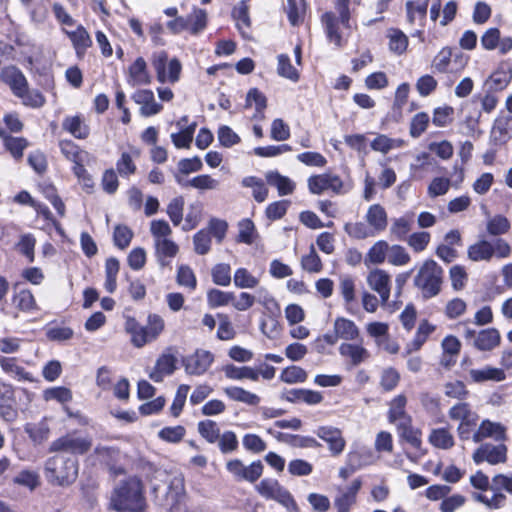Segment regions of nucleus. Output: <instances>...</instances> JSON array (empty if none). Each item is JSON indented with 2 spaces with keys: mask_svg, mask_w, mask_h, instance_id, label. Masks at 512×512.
Listing matches in <instances>:
<instances>
[{
  "mask_svg": "<svg viewBox=\"0 0 512 512\" xmlns=\"http://www.w3.org/2000/svg\"><path fill=\"white\" fill-rule=\"evenodd\" d=\"M155 503L166 511L177 510L185 498L184 479L181 475L157 471L151 481Z\"/></svg>",
  "mask_w": 512,
  "mask_h": 512,
  "instance_id": "1",
  "label": "nucleus"
},
{
  "mask_svg": "<svg viewBox=\"0 0 512 512\" xmlns=\"http://www.w3.org/2000/svg\"><path fill=\"white\" fill-rule=\"evenodd\" d=\"M117 511L142 512L146 507L143 485L139 478L130 477L120 483L111 498Z\"/></svg>",
  "mask_w": 512,
  "mask_h": 512,
  "instance_id": "2",
  "label": "nucleus"
},
{
  "mask_svg": "<svg viewBox=\"0 0 512 512\" xmlns=\"http://www.w3.org/2000/svg\"><path fill=\"white\" fill-rule=\"evenodd\" d=\"M79 464L75 458L57 454L48 458L44 466L46 480L54 486H69L78 476Z\"/></svg>",
  "mask_w": 512,
  "mask_h": 512,
  "instance_id": "3",
  "label": "nucleus"
},
{
  "mask_svg": "<svg viewBox=\"0 0 512 512\" xmlns=\"http://www.w3.org/2000/svg\"><path fill=\"white\" fill-rule=\"evenodd\" d=\"M443 274V268L435 260L427 259L419 268L413 284L422 291L423 298L430 299L440 293Z\"/></svg>",
  "mask_w": 512,
  "mask_h": 512,
  "instance_id": "4",
  "label": "nucleus"
},
{
  "mask_svg": "<svg viewBox=\"0 0 512 512\" xmlns=\"http://www.w3.org/2000/svg\"><path fill=\"white\" fill-rule=\"evenodd\" d=\"M349 6L350 0H335V10L339 14L340 19H337L333 12H326L321 17V22L324 26L329 42L334 44L337 48L343 46V36L340 31V24L345 28H349Z\"/></svg>",
  "mask_w": 512,
  "mask_h": 512,
  "instance_id": "5",
  "label": "nucleus"
},
{
  "mask_svg": "<svg viewBox=\"0 0 512 512\" xmlns=\"http://www.w3.org/2000/svg\"><path fill=\"white\" fill-rule=\"evenodd\" d=\"M92 444V437L89 434L75 430L51 442L49 451L84 455L90 451Z\"/></svg>",
  "mask_w": 512,
  "mask_h": 512,
  "instance_id": "6",
  "label": "nucleus"
},
{
  "mask_svg": "<svg viewBox=\"0 0 512 512\" xmlns=\"http://www.w3.org/2000/svg\"><path fill=\"white\" fill-rule=\"evenodd\" d=\"M255 489L262 497L277 501L286 507L289 512H299L298 505L293 496L280 485L278 480L272 478L262 479Z\"/></svg>",
  "mask_w": 512,
  "mask_h": 512,
  "instance_id": "7",
  "label": "nucleus"
},
{
  "mask_svg": "<svg viewBox=\"0 0 512 512\" xmlns=\"http://www.w3.org/2000/svg\"><path fill=\"white\" fill-rule=\"evenodd\" d=\"M472 458L477 465L484 461L491 465L504 463L507 460V446L502 443L498 445L484 443L474 451Z\"/></svg>",
  "mask_w": 512,
  "mask_h": 512,
  "instance_id": "8",
  "label": "nucleus"
},
{
  "mask_svg": "<svg viewBox=\"0 0 512 512\" xmlns=\"http://www.w3.org/2000/svg\"><path fill=\"white\" fill-rule=\"evenodd\" d=\"M342 186L341 179L332 174L314 175L308 179V188L312 194L320 195L327 190L339 193Z\"/></svg>",
  "mask_w": 512,
  "mask_h": 512,
  "instance_id": "9",
  "label": "nucleus"
},
{
  "mask_svg": "<svg viewBox=\"0 0 512 512\" xmlns=\"http://www.w3.org/2000/svg\"><path fill=\"white\" fill-rule=\"evenodd\" d=\"M214 361V356L206 350H196V352L184 360L185 370L191 375L204 374Z\"/></svg>",
  "mask_w": 512,
  "mask_h": 512,
  "instance_id": "10",
  "label": "nucleus"
},
{
  "mask_svg": "<svg viewBox=\"0 0 512 512\" xmlns=\"http://www.w3.org/2000/svg\"><path fill=\"white\" fill-rule=\"evenodd\" d=\"M368 285L380 296L381 303L385 305L390 297V275L382 269L375 268L367 276Z\"/></svg>",
  "mask_w": 512,
  "mask_h": 512,
  "instance_id": "11",
  "label": "nucleus"
},
{
  "mask_svg": "<svg viewBox=\"0 0 512 512\" xmlns=\"http://www.w3.org/2000/svg\"><path fill=\"white\" fill-rule=\"evenodd\" d=\"M512 138V115L498 117L490 134V142L495 146H502Z\"/></svg>",
  "mask_w": 512,
  "mask_h": 512,
  "instance_id": "12",
  "label": "nucleus"
},
{
  "mask_svg": "<svg viewBox=\"0 0 512 512\" xmlns=\"http://www.w3.org/2000/svg\"><path fill=\"white\" fill-rule=\"evenodd\" d=\"M132 99L135 103L141 105L140 114L144 117H150L158 114L163 106L155 101L154 93L151 90H137Z\"/></svg>",
  "mask_w": 512,
  "mask_h": 512,
  "instance_id": "13",
  "label": "nucleus"
},
{
  "mask_svg": "<svg viewBox=\"0 0 512 512\" xmlns=\"http://www.w3.org/2000/svg\"><path fill=\"white\" fill-rule=\"evenodd\" d=\"M127 82L131 86L148 85L151 83L147 63L143 57H138L129 67Z\"/></svg>",
  "mask_w": 512,
  "mask_h": 512,
  "instance_id": "14",
  "label": "nucleus"
},
{
  "mask_svg": "<svg viewBox=\"0 0 512 512\" xmlns=\"http://www.w3.org/2000/svg\"><path fill=\"white\" fill-rule=\"evenodd\" d=\"M410 418L408 422H400L397 425V431L399 438L407 443H409L414 449L421 452V455L427 454V449L422 448V440L421 435L422 432L420 429L414 428L410 424Z\"/></svg>",
  "mask_w": 512,
  "mask_h": 512,
  "instance_id": "15",
  "label": "nucleus"
},
{
  "mask_svg": "<svg viewBox=\"0 0 512 512\" xmlns=\"http://www.w3.org/2000/svg\"><path fill=\"white\" fill-rule=\"evenodd\" d=\"M501 342V335L498 329L491 327L478 332L472 345L479 351H491Z\"/></svg>",
  "mask_w": 512,
  "mask_h": 512,
  "instance_id": "16",
  "label": "nucleus"
},
{
  "mask_svg": "<svg viewBox=\"0 0 512 512\" xmlns=\"http://www.w3.org/2000/svg\"><path fill=\"white\" fill-rule=\"evenodd\" d=\"M34 24H43L49 16V0H20Z\"/></svg>",
  "mask_w": 512,
  "mask_h": 512,
  "instance_id": "17",
  "label": "nucleus"
},
{
  "mask_svg": "<svg viewBox=\"0 0 512 512\" xmlns=\"http://www.w3.org/2000/svg\"><path fill=\"white\" fill-rule=\"evenodd\" d=\"M3 80L10 86L17 97L28 86L24 74L15 66H8L2 71Z\"/></svg>",
  "mask_w": 512,
  "mask_h": 512,
  "instance_id": "18",
  "label": "nucleus"
},
{
  "mask_svg": "<svg viewBox=\"0 0 512 512\" xmlns=\"http://www.w3.org/2000/svg\"><path fill=\"white\" fill-rule=\"evenodd\" d=\"M0 367L2 370L18 381H33V376L20 366L14 357L0 356Z\"/></svg>",
  "mask_w": 512,
  "mask_h": 512,
  "instance_id": "19",
  "label": "nucleus"
},
{
  "mask_svg": "<svg viewBox=\"0 0 512 512\" xmlns=\"http://www.w3.org/2000/svg\"><path fill=\"white\" fill-rule=\"evenodd\" d=\"M65 33L71 40L78 57H82L92 45V39L82 25H79L74 31L65 30Z\"/></svg>",
  "mask_w": 512,
  "mask_h": 512,
  "instance_id": "20",
  "label": "nucleus"
},
{
  "mask_svg": "<svg viewBox=\"0 0 512 512\" xmlns=\"http://www.w3.org/2000/svg\"><path fill=\"white\" fill-rule=\"evenodd\" d=\"M316 434L329 444V449L333 454H339L343 451L345 442L338 429L323 426L317 429Z\"/></svg>",
  "mask_w": 512,
  "mask_h": 512,
  "instance_id": "21",
  "label": "nucleus"
},
{
  "mask_svg": "<svg viewBox=\"0 0 512 512\" xmlns=\"http://www.w3.org/2000/svg\"><path fill=\"white\" fill-rule=\"evenodd\" d=\"M265 177L267 183L275 187L280 196L290 195L295 190V183L289 177L281 175L278 171H269Z\"/></svg>",
  "mask_w": 512,
  "mask_h": 512,
  "instance_id": "22",
  "label": "nucleus"
},
{
  "mask_svg": "<svg viewBox=\"0 0 512 512\" xmlns=\"http://www.w3.org/2000/svg\"><path fill=\"white\" fill-rule=\"evenodd\" d=\"M470 376L475 383H483L486 381L500 382L506 378L503 369L492 366H486L482 369H471Z\"/></svg>",
  "mask_w": 512,
  "mask_h": 512,
  "instance_id": "23",
  "label": "nucleus"
},
{
  "mask_svg": "<svg viewBox=\"0 0 512 512\" xmlns=\"http://www.w3.org/2000/svg\"><path fill=\"white\" fill-rule=\"evenodd\" d=\"M468 258L474 262L489 261L494 256V246L482 239L470 245L467 250Z\"/></svg>",
  "mask_w": 512,
  "mask_h": 512,
  "instance_id": "24",
  "label": "nucleus"
},
{
  "mask_svg": "<svg viewBox=\"0 0 512 512\" xmlns=\"http://www.w3.org/2000/svg\"><path fill=\"white\" fill-rule=\"evenodd\" d=\"M62 128L77 139H86L90 133L88 125H86L81 116L78 115L67 116L63 120Z\"/></svg>",
  "mask_w": 512,
  "mask_h": 512,
  "instance_id": "25",
  "label": "nucleus"
},
{
  "mask_svg": "<svg viewBox=\"0 0 512 512\" xmlns=\"http://www.w3.org/2000/svg\"><path fill=\"white\" fill-rule=\"evenodd\" d=\"M0 137L12 157L15 160H20L23 157L24 150L28 147V141L23 137L11 136L3 130H0Z\"/></svg>",
  "mask_w": 512,
  "mask_h": 512,
  "instance_id": "26",
  "label": "nucleus"
},
{
  "mask_svg": "<svg viewBox=\"0 0 512 512\" xmlns=\"http://www.w3.org/2000/svg\"><path fill=\"white\" fill-rule=\"evenodd\" d=\"M435 330V326L430 324L427 320L421 321L413 340L407 344L405 354L408 355L413 351L419 350L426 342L429 335Z\"/></svg>",
  "mask_w": 512,
  "mask_h": 512,
  "instance_id": "27",
  "label": "nucleus"
},
{
  "mask_svg": "<svg viewBox=\"0 0 512 512\" xmlns=\"http://www.w3.org/2000/svg\"><path fill=\"white\" fill-rule=\"evenodd\" d=\"M225 376L231 380L249 379L257 381L259 379V372L249 366L238 367L233 364H227L222 368Z\"/></svg>",
  "mask_w": 512,
  "mask_h": 512,
  "instance_id": "28",
  "label": "nucleus"
},
{
  "mask_svg": "<svg viewBox=\"0 0 512 512\" xmlns=\"http://www.w3.org/2000/svg\"><path fill=\"white\" fill-rule=\"evenodd\" d=\"M59 147L62 155L70 162L87 161L89 153L82 150L77 144L71 140H61Z\"/></svg>",
  "mask_w": 512,
  "mask_h": 512,
  "instance_id": "29",
  "label": "nucleus"
},
{
  "mask_svg": "<svg viewBox=\"0 0 512 512\" xmlns=\"http://www.w3.org/2000/svg\"><path fill=\"white\" fill-rule=\"evenodd\" d=\"M187 31L192 35H198L207 26V13L204 9L194 7L193 11L186 16Z\"/></svg>",
  "mask_w": 512,
  "mask_h": 512,
  "instance_id": "30",
  "label": "nucleus"
},
{
  "mask_svg": "<svg viewBox=\"0 0 512 512\" xmlns=\"http://www.w3.org/2000/svg\"><path fill=\"white\" fill-rule=\"evenodd\" d=\"M428 440L435 448L443 450L450 449L454 446V438L452 434L444 427L433 429Z\"/></svg>",
  "mask_w": 512,
  "mask_h": 512,
  "instance_id": "31",
  "label": "nucleus"
},
{
  "mask_svg": "<svg viewBox=\"0 0 512 512\" xmlns=\"http://www.w3.org/2000/svg\"><path fill=\"white\" fill-rule=\"evenodd\" d=\"M224 393L233 401L242 402L248 405H258L260 397L241 387L231 386L224 389Z\"/></svg>",
  "mask_w": 512,
  "mask_h": 512,
  "instance_id": "32",
  "label": "nucleus"
},
{
  "mask_svg": "<svg viewBox=\"0 0 512 512\" xmlns=\"http://www.w3.org/2000/svg\"><path fill=\"white\" fill-rule=\"evenodd\" d=\"M512 80V72L498 69L493 72L486 80L485 85L488 86L490 91H502L505 89Z\"/></svg>",
  "mask_w": 512,
  "mask_h": 512,
  "instance_id": "33",
  "label": "nucleus"
},
{
  "mask_svg": "<svg viewBox=\"0 0 512 512\" xmlns=\"http://www.w3.org/2000/svg\"><path fill=\"white\" fill-rule=\"evenodd\" d=\"M366 219L378 231L384 230L387 226V213L380 204H373L369 207Z\"/></svg>",
  "mask_w": 512,
  "mask_h": 512,
  "instance_id": "34",
  "label": "nucleus"
},
{
  "mask_svg": "<svg viewBox=\"0 0 512 512\" xmlns=\"http://www.w3.org/2000/svg\"><path fill=\"white\" fill-rule=\"evenodd\" d=\"M12 302L15 307L23 312H31L37 309L35 298L31 291L28 289H21L16 291Z\"/></svg>",
  "mask_w": 512,
  "mask_h": 512,
  "instance_id": "35",
  "label": "nucleus"
},
{
  "mask_svg": "<svg viewBox=\"0 0 512 512\" xmlns=\"http://www.w3.org/2000/svg\"><path fill=\"white\" fill-rule=\"evenodd\" d=\"M511 227L507 217L497 214L490 218L486 224L487 233L491 236H500L509 231Z\"/></svg>",
  "mask_w": 512,
  "mask_h": 512,
  "instance_id": "36",
  "label": "nucleus"
},
{
  "mask_svg": "<svg viewBox=\"0 0 512 512\" xmlns=\"http://www.w3.org/2000/svg\"><path fill=\"white\" fill-rule=\"evenodd\" d=\"M389 37V48L392 52L401 55L408 47V37L397 28L390 29Z\"/></svg>",
  "mask_w": 512,
  "mask_h": 512,
  "instance_id": "37",
  "label": "nucleus"
},
{
  "mask_svg": "<svg viewBox=\"0 0 512 512\" xmlns=\"http://www.w3.org/2000/svg\"><path fill=\"white\" fill-rule=\"evenodd\" d=\"M235 295L233 292H225L219 289H210L207 292V302L211 308L226 306L234 301Z\"/></svg>",
  "mask_w": 512,
  "mask_h": 512,
  "instance_id": "38",
  "label": "nucleus"
},
{
  "mask_svg": "<svg viewBox=\"0 0 512 512\" xmlns=\"http://www.w3.org/2000/svg\"><path fill=\"white\" fill-rule=\"evenodd\" d=\"M232 15L237 22V27L243 37L247 36V30L250 27V18L248 13V6L245 1H242L237 7L233 9Z\"/></svg>",
  "mask_w": 512,
  "mask_h": 512,
  "instance_id": "39",
  "label": "nucleus"
},
{
  "mask_svg": "<svg viewBox=\"0 0 512 512\" xmlns=\"http://www.w3.org/2000/svg\"><path fill=\"white\" fill-rule=\"evenodd\" d=\"M389 246L384 240L377 241L369 250L365 257L366 263L381 264L385 261L386 252Z\"/></svg>",
  "mask_w": 512,
  "mask_h": 512,
  "instance_id": "40",
  "label": "nucleus"
},
{
  "mask_svg": "<svg viewBox=\"0 0 512 512\" xmlns=\"http://www.w3.org/2000/svg\"><path fill=\"white\" fill-rule=\"evenodd\" d=\"M481 426L487 438H493L498 442L506 439V428L501 423L485 419L481 422Z\"/></svg>",
  "mask_w": 512,
  "mask_h": 512,
  "instance_id": "41",
  "label": "nucleus"
},
{
  "mask_svg": "<svg viewBox=\"0 0 512 512\" xmlns=\"http://www.w3.org/2000/svg\"><path fill=\"white\" fill-rule=\"evenodd\" d=\"M184 204L185 201L183 196H177L167 205L166 213L174 226L180 225L183 220Z\"/></svg>",
  "mask_w": 512,
  "mask_h": 512,
  "instance_id": "42",
  "label": "nucleus"
},
{
  "mask_svg": "<svg viewBox=\"0 0 512 512\" xmlns=\"http://www.w3.org/2000/svg\"><path fill=\"white\" fill-rule=\"evenodd\" d=\"M234 285L241 289L255 288L259 280L253 276L246 268H238L234 273Z\"/></svg>",
  "mask_w": 512,
  "mask_h": 512,
  "instance_id": "43",
  "label": "nucleus"
},
{
  "mask_svg": "<svg viewBox=\"0 0 512 512\" xmlns=\"http://www.w3.org/2000/svg\"><path fill=\"white\" fill-rule=\"evenodd\" d=\"M25 106L31 108H41L46 100L41 92L38 90H30L28 86L18 96Z\"/></svg>",
  "mask_w": 512,
  "mask_h": 512,
  "instance_id": "44",
  "label": "nucleus"
},
{
  "mask_svg": "<svg viewBox=\"0 0 512 512\" xmlns=\"http://www.w3.org/2000/svg\"><path fill=\"white\" fill-rule=\"evenodd\" d=\"M212 239L209 231L204 228L193 236L194 251L198 255H206L211 250Z\"/></svg>",
  "mask_w": 512,
  "mask_h": 512,
  "instance_id": "45",
  "label": "nucleus"
},
{
  "mask_svg": "<svg viewBox=\"0 0 512 512\" xmlns=\"http://www.w3.org/2000/svg\"><path fill=\"white\" fill-rule=\"evenodd\" d=\"M198 432L209 443H215L220 437V429L217 423L212 420L200 421Z\"/></svg>",
  "mask_w": 512,
  "mask_h": 512,
  "instance_id": "46",
  "label": "nucleus"
},
{
  "mask_svg": "<svg viewBox=\"0 0 512 512\" xmlns=\"http://www.w3.org/2000/svg\"><path fill=\"white\" fill-rule=\"evenodd\" d=\"M212 280L216 285L229 286L231 283V267L226 263L216 264L212 268Z\"/></svg>",
  "mask_w": 512,
  "mask_h": 512,
  "instance_id": "47",
  "label": "nucleus"
},
{
  "mask_svg": "<svg viewBox=\"0 0 512 512\" xmlns=\"http://www.w3.org/2000/svg\"><path fill=\"white\" fill-rule=\"evenodd\" d=\"M176 281L180 286L195 290L197 279L193 270L188 265H180L177 270Z\"/></svg>",
  "mask_w": 512,
  "mask_h": 512,
  "instance_id": "48",
  "label": "nucleus"
},
{
  "mask_svg": "<svg viewBox=\"0 0 512 512\" xmlns=\"http://www.w3.org/2000/svg\"><path fill=\"white\" fill-rule=\"evenodd\" d=\"M307 377V372L299 366L287 367L280 375L281 381L288 384L305 382Z\"/></svg>",
  "mask_w": 512,
  "mask_h": 512,
  "instance_id": "49",
  "label": "nucleus"
},
{
  "mask_svg": "<svg viewBox=\"0 0 512 512\" xmlns=\"http://www.w3.org/2000/svg\"><path fill=\"white\" fill-rule=\"evenodd\" d=\"M277 72L280 76L292 81H298L299 79L298 71L292 66L290 58L286 54H280L278 56Z\"/></svg>",
  "mask_w": 512,
  "mask_h": 512,
  "instance_id": "50",
  "label": "nucleus"
},
{
  "mask_svg": "<svg viewBox=\"0 0 512 512\" xmlns=\"http://www.w3.org/2000/svg\"><path fill=\"white\" fill-rule=\"evenodd\" d=\"M302 268L309 273H319L322 270V262L313 245L307 255L301 259Z\"/></svg>",
  "mask_w": 512,
  "mask_h": 512,
  "instance_id": "51",
  "label": "nucleus"
},
{
  "mask_svg": "<svg viewBox=\"0 0 512 512\" xmlns=\"http://www.w3.org/2000/svg\"><path fill=\"white\" fill-rule=\"evenodd\" d=\"M133 238V232L125 225H117L113 233L114 245L123 250L130 245Z\"/></svg>",
  "mask_w": 512,
  "mask_h": 512,
  "instance_id": "52",
  "label": "nucleus"
},
{
  "mask_svg": "<svg viewBox=\"0 0 512 512\" xmlns=\"http://www.w3.org/2000/svg\"><path fill=\"white\" fill-rule=\"evenodd\" d=\"M429 124V115L426 112H419L413 116L410 122V136L418 138L427 129Z\"/></svg>",
  "mask_w": 512,
  "mask_h": 512,
  "instance_id": "53",
  "label": "nucleus"
},
{
  "mask_svg": "<svg viewBox=\"0 0 512 512\" xmlns=\"http://www.w3.org/2000/svg\"><path fill=\"white\" fill-rule=\"evenodd\" d=\"M204 229L209 231V235L213 236L216 239L217 243L220 244L222 243L226 236L228 224L224 220L212 218L208 222L207 227Z\"/></svg>",
  "mask_w": 512,
  "mask_h": 512,
  "instance_id": "54",
  "label": "nucleus"
},
{
  "mask_svg": "<svg viewBox=\"0 0 512 512\" xmlns=\"http://www.w3.org/2000/svg\"><path fill=\"white\" fill-rule=\"evenodd\" d=\"M407 399L403 394L396 396L390 403L388 411V420L390 423H394L399 418L405 415V406Z\"/></svg>",
  "mask_w": 512,
  "mask_h": 512,
  "instance_id": "55",
  "label": "nucleus"
},
{
  "mask_svg": "<svg viewBox=\"0 0 512 512\" xmlns=\"http://www.w3.org/2000/svg\"><path fill=\"white\" fill-rule=\"evenodd\" d=\"M453 57V50L451 47H443L433 60V67L439 73H445Z\"/></svg>",
  "mask_w": 512,
  "mask_h": 512,
  "instance_id": "56",
  "label": "nucleus"
},
{
  "mask_svg": "<svg viewBox=\"0 0 512 512\" xmlns=\"http://www.w3.org/2000/svg\"><path fill=\"white\" fill-rule=\"evenodd\" d=\"M43 396L46 401L56 400L59 403H67L72 399V392L66 387L59 386L46 389Z\"/></svg>",
  "mask_w": 512,
  "mask_h": 512,
  "instance_id": "57",
  "label": "nucleus"
},
{
  "mask_svg": "<svg viewBox=\"0 0 512 512\" xmlns=\"http://www.w3.org/2000/svg\"><path fill=\"white\" fill-rule=\"evenodd\" d=\"M332 335L336 337V342L338 339H352V321L343 317L337 318L334 323V334Z\"/></svg>",
  "mask_w": 512,
  "mask_h": 512,
  "instance_id": "58",
  "label": "nucleus"
},
{
  "mask_svg": "<svg viewBox=\"0 0 512 512\" xmlns=\"http://www.w3.org/2000/svg\"><path fill=\"white\" fill-rule=\"evenodd\" d=\"M452 288L455 291L462 290L467 281L468 275L462 265H454L449 270Z\"/></svg>",
  "mask_w": 512,
  "mask_h": 512,
  "instance_id": "59",
  "label": "nucleus"
},
{
  "mask_svg": "<svg viewBox=\"0 0 512 512\" xmlns=\"http://www.w3.org/2000/svg\"><path fill=\"white\" fill-rule=\"evenodd\" d=\"M237 241L245 244H252L254 240L255 225L250 219H242L239 224Z\"/></svg>",
  "mask_w": 512,
  "mask_h": 512,
  "instance_id": "60",
  "label": "nucleus"
},
{
  "mask_svg": "<svg viewBox=\"0 0 512 512\" xmlns=\"http://www.w3.org/2000/svg\"><path fill=\"white\" fill-rule=\"evenodd\" d=\"M466 309V302L463 299L456 297L447 302L445 315L448 319L453 320L463 315L466 312Z\"/></svg>",
  "mask_w": 512,
  "mask_h": 512,
  "instance_id": "61",
  "label": "nucleus"
},
{
  "mask_svg": "<svg viewBox=\"0 0 512 512\" xmlns=\"http://www.w3.org/2000/svg\"><path fill=\"white\" fill-rule=\"evenodd\" d=\"M185 428L183 426H174V427H165L161 429L158 433L160 439L170 442V443H178L185 436Z\"/></svg>",
  "mask_w": 512,
  "mask_h": 512,
  "instance_id": "62",
  "label": "nucleus"
},
{
  "mask_svg": "<svg viewBox=\"0 0 512 512\" xmlns=\"http://www.w3.org/2000/svg\"><path fill=\"white\" fill-rule=\"evenodd\" d=\"M430 239L431 235L429 232H414L409 236L408 244L415 252H421L426 249Z\"/></svg>",
  "mask_w": 512,
  "mask_h": 512,
  "instance_id": "63",
  "label": "nucleus"
},
{
  "mask_svg": "<svg viewBox=\"0 0 512 512\" xmlns=\"http://www.w3.org/2000/svg\"><path fill=\"white\" fill-rule=\"evenodd\" d=\"M466 498L461 494L446 496L440 503L441 512H455L465 504Z\"/></svg>",
  "mask_w": 512,
  "mask_h": 512,
  "instance_id": "64",
  "label": "nucleus"
}]
</instances>
